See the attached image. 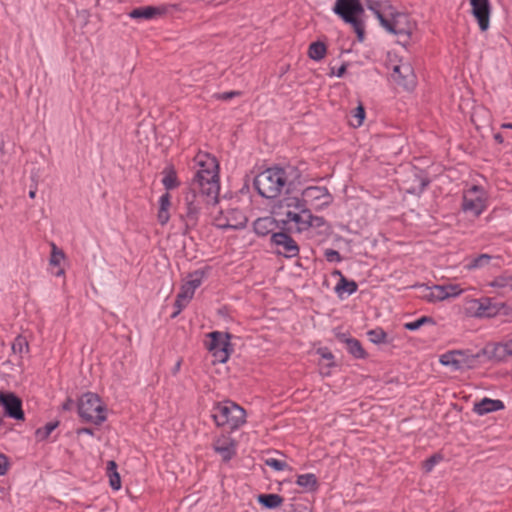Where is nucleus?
I'll list each match as a JSON object with an SVG mask.
<instances>
[{"label": "nucleus", "instance_id": "nucleus-1", "mask_svg": "<svg viewBox=\"0 0 512 512\" xmlns=\"http://www.w3.org/2000/svg\"><path fill=\"white\" fill-rule=\"evenodd\" d=\"M196 161L200 168L193 178L192 189L183 196L179 212V218L184 225V235L197 226L205 196L216 201L220 190L216 158L200 154L196 157Z\"/></svg>", "mask_w": 512, "mask_h": 512}, {"label": "nucleus", "instance_id": "nucleus-2", "mask_svg": "<svg viewBox=\"0 0 512 512\" xmlns=\"http://www.w3.org/2000/svg\"><path fill=\"white\" fill-rule=\"evenodd\" d=\"M293 172V168H268L255 177L254 187L262 197L276 198L286 185L291 184L290 174Z\"/></svg>", "mask_w": 512, "mask_h": 512}, {"label": "nucleus", "instance_id": "nucleus-3", "mask_svg": "<svg viewBox=\"0 0 512 512\" xmlns=\"http://www.w3.org/2000/svg\"><path fill=\"white\" fill-rule=\"evenodd\" d=\"M211 417L218 427L227 426L236 430L245 423L246 412L232 401H223L213 406Z\"/></svg>", "mask_w": 512, "mask_h": 512}, {"label": "nucleus", "instance_id": "nucleus-4", "mask_svg": "<svg viewBox=\"0 0 512 512\" xmlns=\"http://www.w3.org/2000/svg\"><path fill=\"white\" fill-rule=\"evenodd\" d=\"M334 12L352 25L359 41L364 40V24L359 17L364 13L360 0H336Z\"/></svg>", "mask_w": 512, "mask_h": 512}, {"label": "nucleus", "instance_id": "nucleus-5", "mask_svg": "<svg viewBox=\"0 0 512 512\" xmlns=\"http://www.w3.org/2000/svg\"><path fill=\"white\" fill-rule=\"evenodd\" d=\"M78 413L83 421L96 425L106 420V408L98 395L88 392L81 396L78 403Z\"/></svg>", "mask_w": 512, "mask_h": 512}, {"label": "nucleus", "instance_id": "nucleus-6", "mask_svg": "<svg viewBox=\"0 0 512 512\" xmlns=\"http://www.w3.org/2000/svg\"><path fill=\"white\" fill-rule=\"evenodd\" d=\"M502 306L492 302L489 297L479 299L466 297L463 300L462 311L470 318L484 319L497 316Z\"/></svg>", "mask_w": 512, "mask_h": 512}, {"label": "nucleus", "instance_id": "nucleus-7", "mask_svg": "<svg viewBox=\"0 0 512 512\" xmlns=\"http://www.w3.org/2000/svg\"><path fill=\"white\" fill-rule=\"evenodd\" d=\"M487 207V193L478 185H473L463 194L462 210L473 217L480 216Z\"/></svg>", "mask_w": 512, "mask_h": 512}, {"label": "nucleus", "instance_id": "nucleus-8", "mask_svg": "<svg viewBox=\"0 0 512 512\" xmlns=\"http://www.w3.org/2000/svg\"><path fill=\"white\" fill-rule=\"evenodd\" d=\"M381 26L387 32L406 39L412 35L416 27L407 14L394 12L393 10L389 13L386 20H382Z\"/></svg>", "mask_w": 512, "mask_h": 512}, {"label": "nucleus", "instance_id": "nucleus-9", "mask_svg": "<svg viewBox=\"0 0 512 512\" xmlns=\"http://www.w3.org/2000/svg\"><path fill=\"white\" fill-rule=\"evenodd\" d=\"M285 219L282 220L284 224L294 223L297 232H303L310 227L319 228L324 225V219L319 216L312 215L311 211L306 207L296 212H282Z\"/></svg>", "mask_w": 512, "mask_h": 512}, {"label": "nucleus", "instance_id": "nucleus-10", "mask_svg": "<svg viewBox=\"0 0 512 512\" xmlns=\"http://www.w3.org/2000/svg\"><path fill=\"white\" fill-rule=\"evenodd\" d=\"M210 341L207 342V349L212 352L215 360L219 363H225L230 356V335L219 331L208 334Z\"/></svg>", "mask_w": 512, "mask_h": 512}, {"label": "nucleus", "instance_id": "nucleus-11", "mask_svg": "<svg viewBox=\"0 0 512 512\" xmlns=\"http://www.w3.org/2000/svg\"><path fill=\"white\" fill-rule=\"evenodd\" d=\"M247 217L238 208L221 210L215 217V225L221 229H241L245 226Z\"/></svg>", "mask_w": 512, "mask_h": 512}, {"label": "nucleus", "instance_id": "nucleus-12", "mask_svg": "<svg viewBox=\"0 0 512 512\" xmlns=\"http://www.w3.org/2000/svg\"><path fill=\"white\" fill-rule=\"evenodd\" d=\"M0 405L5 411V415L15 420H23L24 412L22 410V401L12 392L0 393Z\"/></svg>", "mask_w": 512, "mask_h": 512}, {"label": "nucleus", "instance_id": "nucleus-13", "mask_svg": "<svg viewBox=\"0 0 512 512\" xmlns=\"http://www.w3.org/2000/svg\"><path fill=\"white\" fill-rule=\"evenodd\" d=\"M271 241L272 244L278 247L277 252L287 258H292L299 254V246L295 240L286 233H274L271 236Z\"/></svg>", "mask_w": 512, "mask_h": 512}, {"label": "nucleus", "instance_id": "nucleus-14", "mask_svg": "<svg viewBox=\"0 0 512 512\" xmlns=\"http://www.w3.org/2000/svg\"><path fill=\"white\" fill-rule=\"evenodd\" d=\"M236 441L227 434H221L213 441V449L223 461L231 460L236 454Z\"/></svg>", "mask_w": 512, "mask_h": 512}, {"label": "nucleus", "instance_id": "nucleus-15", "mask_svg": "<svg viewBox=\"0 0 512 512\" xmlns=\"http://www.w3.org/2000/svg\"><path fill=\"white\" fill-rule=\"evenodd\" d=\"M472 14L476 18L481 31H486L490 24L489 0H470Z\"/></svg>", "mask_w": 512, "mask_h": 512}, {"label": "nucleus", "instance_id": "nucleus-16", "mask_svg": "<svg viewBox=\"0 0 512 512\" xmlns=\"http://www.w3.org/2000/svg\"><path fill=\"white\" fill-rule=\"evenodd\" d=\"M393 79L405 89H412L415 86V74L409 63L396 65L392 73Z\"/></svg>", "mask_w": 512, "mask_h": 512}, {"label": "nucleus", "instance_id": "nucleus-17", "mask_svg": "<svg viewBox=\"0 0 512 512\" xmlns=\"http://www.w3.org/2000/svg\"><path fill=\"white\" fill-rule=\"evenodd\" d=\"M302 198L307 205L321 201L320 205H328L331 202V195L326 187L309 186L302 191Z\"/></svg>", "mask_w": 512, "mask_h": 512}, {"label": "nucleus", "instance_id": "nucleus-18", "mask_svg": "<svg viewBox=\"0 0 512 512\" xmlns=\"http://www.w3.org/2000/svg\"><path fill=\"white\" fill-rule=\"evenodd\" d=\"M278 228L277 221L271 216H265L257 218L253 222V230L254 232L261 237L267 236L268 234L275 232Z\"/></svg>", "mask_w": 512, "mask_h": 512}, {"label": "nucleus", "instance_id": "nucleus-19", "mask_svg": "<svg viewBox=\"0 0 512 512\" xmlns=\"http://www.w3.org/2000/svg\"><path fill=\"white\" fill-rule=\"evenodd\" d=\"M366 6L378 18L382 25V20H386L389 13L393 10L392 5L388 0H366Z\"/></svg>", "mask_w": 512, "mask_h": 512}, {"label": "nucleus", "instance_id": "nucleus-20", "mask_svg": "<svg viewBox=\"0 0 512 512\" xmlns=\"http://www.w3.org/2000/svg\"><path fill=\"white\" fill-rule=\"evenodd\" d=\"M504 408L501 400H494L490 398H483L480 402L474 404V412L478 415H485L490 412L498 411Z\"/></svg>", "mask_w": 512, "mask_h": 512}, {"label": "nucleus", "instance_id": "nucleus-21", "mask_svg": "<svg viewBox=\"0 0 512 512\" xmlns=\"http://www.w3.org/2000/svg\"><path fill=\"white\" fill-rule=\"evenodd\" d=\"M170 206L171 196L168 192H166L159 199V210L157 214V220L162 226L166 225L170 219Z\"/></svg>", "mask_w": 512, "mask_h": 512}, {"label": "nucleus", "instance_id": "nucleus-22", "mask_svg": "<svg viewBox=\"0 0 512 512\" xmlns=\"http://www.w3.org/2000/svg\"><path fill=\"white\" fill-rule=\"evenodd\" d=\"M193 295L194 291L184 283L176 297L175 306L177 310L172 314V317H176L187 306Z\"/></svg>", "mask_w": 512, "mask_h": 512}, {"label": "nucleus", "instance_id": "nucleus-23", "mask_svg": "<svg viewBox=\"0 0 512 512\" xmlns=\"http://www.w3.org/2000/svg\"><path fill=\"white\" fill-rule=\"evenodd\" d=\"M358 285L355 281L347 279L345 276H341L334 290L336 294L343 298L345 295L349 296L357 291Z\"/></svg>", "mask_w": 512, "mask_h": 512}, {"label": "nucleus", "instance_id": "nucleus-24", "mask_svg": "<svg viewBox=\"0 0 512 512\" xmlns=\"http://www.w3.org/2000/svg\"><path fill=\"white\" fill-rule=\"evenodd\" d=\"M279 208L282 209L283 212H296L306 208V204L303 198L288 196L280 201Z\"/></svg>", "mask_w": 512, "mask_h": 512}, {"label": "nucleus", "instance_id": "nucleus-25", "mask_svg": "<svg viewBox=\"0 0 512 512\" xmlns=\"http://www.w3.org/2000/svg\"><path fill=\"white\" fill-rule=\"evenodd\" d=\"M423 298L429 302L444 301L447 299V294L443 285H434L425 288Z\"/></svg>", "mask_w": 512, "mask_h": 512}, {"label": "nucleus", "instance_id": "nucleus-26", "mask_svg": "<svg viewBox=\"0 0 512 512\" xmlns=\"http://www.w3.org/2000/svg\"><path fill=\"white\" fill-rule=\"evenodd\" d=\"M160 14L159 9L153 6H143L133 9L129 16L133 19H145L149 20Z\"/></svg>", "mask_w": 512, "mask_h": 512}, {"label": "nucleus", "instance_id": "nucleus-27", "mask_svg": "<svg viewBox=\"0 0 512 512\" xmlns=\"http://www.w3.org/2000/svg\"><path fill=\"white\" fill-rule=\"evenodd\" d=\"M296 483L308 492L315 491L318 488L317 478L312 473L299 475L297 477Z\"/></svg>", "mask_w": 512, "mask_h": 512}, {"label": "nucleus", "instance_id": "nucleus-28", "mask_svg": "<svg viewBox=\"0 0 512 512\" xmlns=\"http://www.w3.org/2000/svg\"><path fill=\"white\" fill-rule=\"evenodd\" d=\"M258 501L264 507L274 509L282 504L283 498L278 494H260L258 496Z\"/></svg>", "mask_w": 512, "mask_h": 512}, {"label": "nucleus", "instance_id": "nucleus-29", "mask_svg": "<svg viewBox=\"0 0 512 512\" xmlns=\"http://www.w3.org/2000/svg\"><path fill=\"white\" fill-rule=\"evenodd\" d=\"M107 475L109 477L110 486L114 490L121 488L120 475L117 472V464L115 461H109L107 464Z\"/></svg>", "mask_w": 512, "mask_h": 512}, {"label": "nucleus", "instance_id": "nucleus-30", "mask_svg": "<svg viewBox=\"0 0 512 512\" xmlns=\"http://www.w3.org/2000/svg\"><path fill=\"white\" fill-rule=\"evenodd\" d=\"M455 354H458L459 357L457 359L459 360V369H465V368H472L478 358V355L470 354L466 351L462 350H455Z\"/></svg>", "mask_w": 512, "mask_h": 512}, {"label": "nucleus", "instance_id": "nucleus-31", "mask_svg": "<svg viewBox=\"0 0 512 512\" xmlns=\"http://www.w3.org/2000/svg\"><path fill=\"white\" fill-rule=\"evenodd\" d=\"M326 46L323 42L317 41L310 44L308 49V55L315 61H320L326 55Z\"/></svg>", "mask_w": 512, "mask_h": 512}, {"label": "nucleus", "instance_id": "nucleus-32", "mask_svg": "<svg viewBox=\"0 0 512 512\" xmlns=\"http://www.w3.org/2000/svg\"><path fill=\"white\" fill-rule=\"evenodd\" d=\"M341 340L346 343L348 351L356 358L364 357V350L357 339L346 338L344 335L341 336Z\"/></svg>", "mask_w": 512, "mask_h": 512}, {"label": "nucleus", "instance_id": "nucleus-33", "mask_svg": "<svg viewBox=\"0 0 512 512\" xmlns=\"http://www.w3.org/2000/svg\"><path fill=\"white\" fill-rule=\"evenodd\" d=\"M490 287L512 291V275H500L488 284Z\"/></svg>", "mask_w": 512, "mask_h": 512}, {"label": "nucleus", "instance_id": "nucleus-34", "mask_svg": "<svg viewBox=\"0 0 512 512\" xmlns=\"http://www.w3.org/2000/svg\"><path fill=\"white\" fill-rule=\"evenodd\" d=\"M492 259L493 257L489 254H481L475 258L470 259L466 267L469 270L483 268L488 266Z\"/></svg>", "mask_w": 512, "mask_h": 512}, {"label": "nucleus", "instance_id": "nucleus-35", "mask_svg": "<svg viewBox=\"0 0 512 512\" xmlns=\"http://www.w3.org/2000/svg\"><path fill=\"white\" fill-rule=\"evenodd\" d=\"M12 351L14 354L19 355L20 357H22L23 354L29 352V344L24 336L18 335L14 339L12 343Z\"/></svg>", "mask_w": 512, "mask_h": 512}, {"label": "nucleus", "instance_id": "nucleus-36", "mask_svg": "<svg viewBox=\"0 0 512 512\" xmlns=\"http://www.w3.org/2000/svg\"><path fill=\"white\" fill-rule=\"evenodd\" d=\"M459 357L458 354H455V350L446 352L442 354L439 358V362L444 366H450L454 370H460L459 369V360L457 359Z\"/></svg>", "mask_w": 512, "mask_h": 512}, {"label": "nucleus", "instance_id": "nucleus-37", "mask_svg": "<svg viewBox=\"0 0 512 512\" xmlns=\"http://www.w3.org/2000/svg\"><path fill=\"white\" fill-rule=\"evenodd\" d=\"M189 279L185 282V284L191 288L194 292L201 285L204 278V271L196 270L189 274Z\"/></svg>", "mask_w": 512, "mask_h": 512}, {"label": "nucleus", "instance_id": "nucleus-38", "mask_svg": "<svg viewBox=\"0 0 512 512\" xmlns=\"http://www.w3.org/2000/svg\"><path fill=\"white\" fill-rule=\"evenodd\" d=\"M57 426L58 422H49L44 427L38 428L35 433L36 438L39 441L46 440L50 436V434L57 428Z\"/></svg>", "mask_w": 512, "mask_h": 512}, {"label": "nucleus", "instance_id": "nucleus-39", "mask_svg": "<svg viewBox=\"0 0 512 512\" xmlns=\"http://www.w3.org/2000/svg\"><path fill=\"white\" fill-rule=\"evenodd\" d=\"M365 119V109L362 104L356 107L352 112L350 124L353 127H360Z\"/></svg>", "mask_w": 512, "mask_h": 512}, {"label": "nucleus", "instance_id": "nucleus-40", "mask_svg": "<svg viewBox=\"0 0 512 512\" xmlns=\"http://www.w3.org/2000/svg\"><path fill=\"white\" fill-rule=\"evenodd\" d=\"M162 183L167 190H171V189L178 187L179 182L177 180V175H176L175 171L174 170L166 171L165 176L162 179Z\"/></svg>", "mask_w": 512, "mask_h": 512}, {"label": "nucleus", "instance_id": "nucleus-41", "mask_svg": "<svg viewBox=\"0 0 512 512\" xmlns=\"http://www.w3.org/2000/svg\"><path fill=\"white\" fill-rule=\"evenodd\" d=\"M51 247L52 250L49 263L52 266H59L61 262L64 260L65 254L54 243L51 244Z\"/></svg>", "mask_w": 512, "mask_h": 512}, {"label": "nucleus", "instance_id": "nucleus-42", "mask_svg": "<svg viewBox=\"0 0 512 512\" xmlns=\"http://www.w3.org/2000/svg\"><path fill=\"white\" fill-rule=\"evenodd\" d=\"M425 324H434L433 318L428 317V316H423L415 321L406 323L404 325V327L407 330L414 331V330L419 329L421 326H423Z\"/></svg>", "mask_w": 512, "mask_h": 512}, {"label": "nucleus", "instance_id": "nucleus-43", "mask_svg": "<svg viewBox=\"0 0 512 512\" xmlns=\"http://www.w3.org/2000/svg\"><path fill=\"white\" fill-rule=\"evenodd\" d=\"M265 464L274 469L275 471H283L288 468V464L285 461L273 457L266 458Z\"/></svg>", "mask_w": 512, "mask_h": 512}, {"label": "nucleus", "instance_id": "nucleus-44", "mask_svg": "<svg viewBox=\"0 0 512 512\" xmlns=\"http://www.w3.org/2000/svg\"><path fill=\"white\" fill-rule=\"evenodd\" d=\"M368 336L370 341L376 344L382 343L386 339V333L382 329L370 330Z\"/></svg>", "mask_w": 512, "mask_h": 512}, {"label": "nucleus", "instance_id": "nucleus-45", "mask_svg": "<svg viewBox=\"0 0 512 512\" xmlns=\"http://www.w3.org/2000/svg\"><path fill=\"white\" fill-rule=\"evenodd\" d=\"M443 286L445 289V294H447V299L455 298L463 292V289L460 288L458 284H447Z\"/></svg>", "mask_w": 512, "mask_h": 512}, {"label": "nucleus", "instance_id": "nucleus-46", "mask_svg": "<svg viewBox=\"0 0 512 512\" xmlns=\"http://www.w3.org/2000/svg\"><path fill=\"white\" fill-rule=\"evenodd\" d=\"M442 459V457L440 455H433L431 456L430 458H428L424 463H423V469L425 470V472L429 473L432 471V469L434 468V466L439 463V461Z\"/></svg>", "mask_w": 512, "mask_h": 512}, {"label": "nucleus", "instance_id": "nucleus-47", "mask_svg": "<svg viewBox=\"0 0 512 512\" xmlns=\"http://www.w3.org/2000/svg\"><path fill=\"white\" fill-rule=\"evenodd\" d=\"M325 257L329 262H340L342 260L339 252L334 249H327L325 251Z\"/></svg>", "mask_w": 512, "mask_h": 512}, {"label": "nucleus", "instance_id": "nucleus-48", "mask_svg": "<svg viewBox=\"0 0 512 512\" xmlns=\"http://www.w3.org/2000/svg\"><path fill=\"white\" fill-rule=\"evenodd\" d=\"M9 467V460L4 454H0V476L5 475Z\"/></svg>", "mask_w": 512, "mask_h": 512}, {"label": "nucleus", "instance_id": "nucleus-49", "mask_svg": "<svg viewBox=\"0 0 512 512\" xmlns=\"http://www.w3.org/2000/svg\"><path fill=\"white\" fill-rule=\"evenodd\" d=\"M240 95V92H237V91H230V92H224V93H221L219 94L217 97L219 99H223V100H229L235 96H238Z\"/></svg>", "mask_w": 512, "mask_h": 512}, {"label": "nucleus", "instance_id": "nucleus-50", "mask_svg": "<svg viewBox=\"0 0 512 512\" xmlns=\"http://www.w3.org/2000/svg\"><path fill=\"white\" fill-rule=\"evenodd\" d=\"M499 347L502 348L506 354L512 355V339L499 345Z\"/></svg>", "mask_w": 512, "mask_h": 512}, {"label": "nucleus", "instance_id": "nucleus-51", "mask_svg": "<svg viewBox=\"0 0 512 512\" xmlns=\"http://www.w3.org/2000/svg\"><path fill=\"white\" fill-rule=\"evenodd\" d=\"M346 72V65H341L336 71L332 70V74L337 77H342Z\"/></svg>", "mask_w": 512, "mask_h": 512}, {"label": "nucleus", "instance_id": "nucleus-52", "mask_svg": "<svg viewBox=\"0 0 512 512\" xmlns=\"http://www.w3.org/2000/svg\"><path fill=\"white\" fill-rule=\"evenodd\" d=\"M318 352L321 354L322 358L325 360L332 361L334 358L331 352L324 351V350H319Z\"/></svg>", "mask_w": 512, "mask_h": 512}, {"label": "nucleus", "instance_id": "nucleus-53", "mask_svg": "<svg viewBox=\"0 0 512 512\" xmlns=\"http://www.w3.org/2000/svg\"><path fill=\"white\" fill-rule=\"evenodd\" d=\"M73 406V401L71 399H67L66 402L63 403L62 408L64 410H70Z\"/></svg>", "mask_w": 512, "mask_h": 512}, {"label": "nucleus", "instance_id": "nucleus-54", "mask_svg": "<svg viewBox=\"0 0 512 512\" xmlns=\"http://www.w3.org/2000/svg\"><path fill=\"white\" fill-rule=\"evenodd\" d=\"M82 433L92 435L93 431L90 428H81L78 430V434H82Z\"/></svg>", "mask_w": 512, "mask_h": 512}, {"label": "nucleus", "instance_id": "nucleus-55", "mask_svg": "<svg viewBox=\"0 0 512 512\" xmlns=\"http://www.w3.org/2000/svg\"><path fill=\"white\" fill-rule=\"evenodd\" d=\"M494 139L498 142V143H503L504 139H503V136L500 134V133H496L494 135Z\"/></svg>", "mask_w": 512, "mask_h": 512}, {"label": "nucleus", "instance_id": "nucleus-56", "mask_svg": "<svg viewBox=\"0 0 512 512\" xmlns=\"http://www.w3.org/2000/svg\"><path fill=\"white\" fill-rule=\"evenodd\" d=\"M332 275H333V276H338V277H339V279H341V276H344V275L341 273V271H340V270H334V271L332 272Z\"/></svg>", "mask_w": 512, "mask_h": 512}, {"label": "nucleus", "instance_id": "nucleus-57", "mask_svg": "<svg viewBox=\"0 0 512 512\" xmlns=\"http://www.w3.org/2000/svg\"><path fill=\"white\" fill-rule=\"evenodd\" d=\"M54 274L55 276H62L64 274V270L62 268H59Z\"/></svg>", "mask_w": 512, "mask_h": 512}, {"label": "nucleus", "instance_id": "nucleus-58", "mask_svg": "<svg viewBox=\"0 0 512 512\" xmlns=\"http://www.w3.org/2000/svg\"><path fill=\"white\" fill-rule=\"evenodd\" d=\"M502 128H509L512 129V123H504L501 125Z\"/></svg>", "mask_w": 512, "mask_h": 512}, {"label": "nucleus", "instance_id": "nucleus-59", "mask_svg": "<svg viewBox=\"0 0 512 512\" xmlns=\"http://www.w3.org/2000/svg\"><path fill=\"white\" fill-rule=\"evenodd\" d=\"M35 196H36V191H35V190H31V191L29 192V197H30V198H35Z\"/></svg>", "mask_w": 512, "mask_h": 512}, {"label": "nucleus", "instance_id": "nucleus-60", "mask_svg": "<svg viewBox=\"0 0 512 512\" xmlns=\"http://www.w3.org/2000/svg\"><path fill=\"white\" fill-rule=\"evenodd\" d=\"M180 366V363H177V366H175V369H178Z\"/></svg>", "mask_w": 512, "mask_h": 512}, {"label": "nucleus", "instance_id": "nucleus-61", "mask_svg": "<svg viewBox=\"0 0 512 512\" xmlns=\"http://www.w3.org/2000/svg\"><path fill=\"white\" fill-rule=\"evenodd\" d=\"M180 366V363H177V366H175V369H178Z\"/></svg>", "mask_w": 512, "mask_h": 512}]
</instances>
